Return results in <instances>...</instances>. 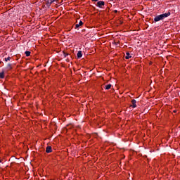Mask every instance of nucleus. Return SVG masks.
I'll return each mask as SVG.
<instances>
[{
	"instance_id": "f257e3e1",
	"label": "nucleus",
	"mask_w": 180,
	"mask_h": 180,
	"mask_svg": "<svg viewBox=\"0 0 180 180\" xmlns=\"http://www.w3.org/2000/svg\"><path fill=\"white\" fill-rule=\"evenodd\" d=\"M171 15L170 12H167L166 13L160 14L154 18V22H160V20H164L165 18H168V16Z\"/></svg>"
},
{
	"instance_id": "f03ea898",
	"label": "nucleus",
	"mask_w": 180,
	"mask_h": 180,
	"mask_svg": "<svg viewBox=\"0 0 180 180\" xmlns=\"http://www.w3.org/2000/svg\"><path fill=\"white\" fill-rule=\"evenodd\" d=\"M105 6V1H99L97 3V6H98V8H102V6Z\"/></svg>"
},
{
	"instance_id": "7ed1b4c3",
	"label": "nucleus",
	"mask_w": 180,
	"mask_h": 180,
	"mask_svg": "<svg viewBox=\"0 0 180 180\" xmlns=\"http://www.w3.org/2000/svg\"><path fill=\"white\" fill-rule=\"evenodd\" d=\"M6 68L7 71H11V70H13V66L12 65V64L8 63Z\"/></svg>"
},
{
	"instance_id": "20e7f679",
	"label": "nucleus",
	"mask_w": 180,
	"mask_h": 180,
	"mask_svg": "<svg viewBox=\"0 0 180 180\" xmlns=\"http://www.w3.org/2000/svg\"><path fill=\"white\" fill-rule=\"evenodd\" d=\"M136 103H137V101H136V100H132V101H131V106L132 108H137Z\"/></svg>"
},
{
	"instance_id": "39448f33",
	"label": "nucleus",
	"mask_w": 180,
	"mask_h": 180,
	"mask_svg": "<svg viewBox=\"0 0 180 180\" xmlns=\"http://www.w3.org/2000/svg\"><path fill=\"white\" fill-rule=\"evenodd\" d=\"M83 25H84V22H82V21H79V24L75 25V28L78 29V27H79V26H82Z\"/></svg>"
},
{
	"instance_id": "423d86ee",
	"label": "nucleus",
	"mask_w": 180,
	"mask_h": 180,
	"mask_svg": "<svg viewBox=\"0 0 180 180\" xmlns=\"http://www.w3.org/2000/svg\"><path fill=\"white\" fill-rule=\"evenodd\" d=\"M53 151V150L51 149V146H48L46 147V153H51Z\"/></svg>"
},
{
	"instance_id": "0eeeda50",
	"label": "nucleus",
	"mask_w": 180,
	"mask_h": 180,
	"mask_svg": "<svg viewBox=\"0 0 180 180\" xmlns=\"http://www.w3.org/2000/svg\"><path fill=\"white\" fill-rule=\"evenodd\" d=\"M81 57H82V51H79L77 52V58H81Z\"/></svg>"
},
{
	"instance_id": "6e6552de",
	"label": "nucleus",
	"mask_w": 180,
	"mask_h": 180,
	"mask_svg": "<svg viewBox=\"0 0 180 180\" xmlns=\"http://www.w3.org/2000/svg\"><path fill=\"white\" fill-rule=\"evenodd\" d=\"M125 58H126V60H129V58H131V56H130V53H127Z\"/></svg>"
},
{
	"instance_id": "1a4fd4ad",
	"label": "nucleus",
	"mask_w": 180,
	"mask_h": 180,
	"mask_svg": "<svg viewBox=\"0 0 180 180\" xmlns=\"http://www.w3.org/2000/svg\"><path fill=\"white\" fill-rule=\"evenodd\" d=\"M0 78L1 79L5 78V72H0Z\"/></svg>"
},
{
	"instance_id": "9d476101",
	"label": "nucleus",
	"mask_w": 180,
	"mask_h": 180,
	"mask_svg": "<svg viewBox=\"0 0 180 180\" xmlns=\"http://www.w3.org/2000/svg\"><path fill=\"white\" fill-rule=\"evenodd\" d=\"M112 88V84H107L105 85V89H110Z\"/></svg>"
},
{
	"instance_id": "9b49d317",
	"label": "nucleus",
	"mask_w": 180,
	"mask_h": 180,
	"mask_svg": "<svg viewBox=\"0 0 180 180\" xmlns=\"http://www.w3.org/2000/svg\"><path fill=\"white\" fill-rule=\"evenodd\" d=\"M25 56L26 57H29L30 56V51H25Z\"/></svg>"
},
{
	"instance_id": "f8f14e48",
	"label": "nucleus",
	"mask_w": 180,
	"mask_h": 180,
	"mask_svg": "<svg viewBox=\"0 0 180 180\" xmlns=\"http://www.w3.org/2000/svg\"><path fill=\"white\" fill-rule=\"evenodd\" d=\"M4 60L6 62L11 61V57L8 56V58H5Z\"/></svg>"
},
{
	"instance_id": "ddd939ff",
	"label": "nucleus",
	"mask_w": 180,
	"mask_h": 180,
	"mask_svg": "<svg viewBox=\"0 0 180 180\" xmlns=\"http://www.w3.org/2000/svg\"><path fill=\"white\" fill-rule=\"evenodd\" d=\"M64 54V57H67V56H68V53H65V52L63 53Z\"/></svg>"
},
{
	"instance_id": "4468645a",
	"label": "nucleus",
	"mask_w": 180,
	"mask_h": 180,
	"mask_svg": "<svg viewBox=\"0 0 180 180\" xmlns=\"http://www.w3.org/2000/svg\"><path fill=\"white\" fill-rule=\"evenodd\" d=\"M56 0H51V4H53Z\"/></svg>"
},
{
	"instance_id": "2eb2a0df",
	"label": "nucleus",
	"mask_w": 180,
	"mask_h": 180,
	"mask_svg": "<svg viewBox=\"0 0 180 180\" xmlns=\"http://www.w3.org/2000/svg\"><path fill=\"white\" fill-rule=\"evenodd\" d=\"M94 2H98L99 0H92Z\"/></svg>"
},
{
	"instance_id": "dca6fc26",
	"label": "nucleus",
	"mask_w": 180,
	"mask_h": 180,
	"mask_svg": "<svg viewBox=\"0 0 180 180\" xmlns=\"http://www.w3.org/2000/svg\"><path fill=\"white\" fill-rule=\"evenodd\" d=\"M0 64H2V61L0 60Z\"/></svg>"
}]
</instances>
